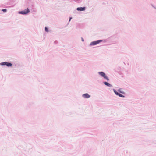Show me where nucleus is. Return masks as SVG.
I'll return each instance as SVG.
<instances>
[{
	"instance_id": "nucleus-1",
	"label": "nucleus",
	"mask_w": 156,
	"mask_h": 156,
	"mask_svg": "<svg viewBox=\"0 0 156 156\" xmlns=\"http://www.w3.org/2000/svg\"><path fill=\"white\" fill-rule=\"evenodd\" d=\"M30 12V11L29 9L28 8H27V9H25L23 11L20 12L19 13L21 14H25L29 12Z\"/></svg>"
},
{
	"instance_id": "nucleus-2",
	"label": "nucleus",
	"mask_w": 156,
	"mask_h": 156,
	"mask_svg": "<svg viewBox=\"0 0 156 156\" xmlns=\"http://www.w3.org/2000/svg\"><path fill=\"white\" fill-rule=\"evenodd\" d=\"M102 40H99L97 41H94L91 43L90 45H95L97 44H99L100 42H102Z\"/></svg>"
},
{
	"instance_id": "nucleus-3",
	"label": "nucleus",
	"mask_w": 156,
	"mask_h": 156,
	"mask_svg": "<svg viewBox=\"0 0 156 156\" xmlns=\"http://www.w3.org/2000/svg\"><path fill=\"white\" fill-rule=\"evenodd\" d=\"M99 74H100L101 76L103 77L104 78L106 79L107 80H108V78L106 76L105 73L102 72H99L98 73Z\"/></svg>"
},
{
	"instance_id": "nucleus-4",
	"label": "nucleus",
	"mask_w": 156,
	"mask_h": 156,
	"mask_svg": "<svg viewBox=\"0 0 156 156\" xmlns=\"http://www.w3.org/2000/svg\"><path fill=\"white\" fill-rule=\"evenodd\" d=\"M113 91L115 93V94L117 95H118L119 96L121 97H124V96L122 95L121 94L119 93L118 92H117L116 90L114 89Z\"/></svg>"
},
{
	"instance_id": "nucleus-5",
	"label": "nucleus",
	"mask_w": 156,
	"mask_h": 156,
	"mask_svg": "<svg viewBox=\"0 0 156 156\" xmlns=\"http://www.w3.org/2000/svg\"><path fill=\"white\" fill-rule=\"evenodd\" d=\"M83 97L85 98H88L90 97V95H89L88 94L86 93L83 94L82 95Z\"/></svg>"
},
{
	"instance_id": "nucleus-6",
	"label": "nucleus",
	"mask_w": 156,
	"mask_h": 156,
	"mask_svg": "<svg viewBox=\"0 0 156 156\" xmlns=\"http://www.w3.org/2000/svg\"><path fill=\"white\" fill-rule=\"evenodd\" d=\"M85 7H78L77 8V10L78 11H82L85 10Z\"/></svg>"
},
{
	"instance_id": "nucleus-7",
	"label": "nucleus",
	"mask_w": 156,
	"mask_h": 156,
	"mask_svg": "<svg viewBox=\"0 0 156 156\" xmlns=\"http://www.w3.org/2000/svg\"><path fill=\"white\" fill-rule=\"evenodd\" d=\"M118 92L121 93L122 94H125V92L123 91L122 89H119L118 90Z\"/></svg>"
},
{
	"instance_id": "nucleus-8",
	"label": "nucleus",
	"mask_w": 156,
	"mask_h": 156,
	"mask_svg": "<svg viewBox=\"0 0 156 156\" xmlns=\"http://www.w3.org/2000/svg\"><path fill=\"white\" fill-rule=\"evenodd\" d=\"M104 83L107 86L110 87L111 85L106 82H104Z\"/></svg>"
},
{
	"instance_id": "nucleus-9",
	"label": "nucleus",
	"mask_w": 156,
	"mask_h": 156,
	"mask_svg": "<svg viewBox=\"0 0 156 156\" xmlns=\"http://www.w3.org/2000/svg\"><path fill=\"white\" fill-rule=\"evenodd\" d=\"M6 65L8 67L11 66H12V64L11 63L7 62Z\"/></svg>"
},
{
	"instance_id": "nucleus-10",
	"label": "nucleus",
	"mask_w": 156,
	"mask_h": 156,
	"mask_svg": "<svg viewBox=\"0 0 156 156\" xmlns=\"http://www.w3.org/2000/svg\"><path fill=\"white\" fill-rule=\"evenodd\" d=\"M6 63H7V62H3L1 63V64L2 65H6Z\"/></svg>"
},
{
	"instance_id": "nucleus-11",
	"label": "nucleus",
	"mask_w": 156,
	"mask_h": 156,
	"mask_svg": "<svg viewBox=\"0 0 156 156\" xmlns=\"http://www.w3.org/2000/svg\"><path fill=\"white\" fill-rule=\"evenodd\" d=\"M45 31H46L47 32H48V29L46 27H45Z\"/></svg>"
},
{
	"instance_id": "nucleus-12",
	"label": "nucleus",
	"mask_w": 156,
	"mask_h": 156,
	"mask_svg": "<svg viewBox=\"0 0 156 156\" xmlns=\"http://www.w3.org/2000/svg\"><path fill=\"white\" fill-rule=\"evenodd\" d=\"M7 11V10L6 9H4L2 10V11L4 12H6Z\"/></svg>"
},
{
	"instance_id": "nucleus-13",
	"label": "nucleus",
	"mask_w": 156,
	"mask_h": 156,
	"mask_svg": "<svg viewBox=\"0 0 156 156\" xmlns=\"http://www.w3.org/2000/svg\"><path fill=\"white\" fill-rule=\"evenodd\" d=\"M72 18L71 17H70L69 19V21H70L72 19Z\"/></svg>"
},
{
	"instance_id": "nucleus-14",
	"label": "nucleus",
	"mask_w": 156,
	"mask_h": 156,
	"mask_svg": "<svg viewBox=\"0 0 156 156\" xmlns=\"http://www.w3.org/2000/svg\"><path fill=\"white\" fill-rule=\"evenodd\" d=\"M82 41H84V40H83V38H82Z\"/></svg>"
}]
</instances>
